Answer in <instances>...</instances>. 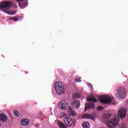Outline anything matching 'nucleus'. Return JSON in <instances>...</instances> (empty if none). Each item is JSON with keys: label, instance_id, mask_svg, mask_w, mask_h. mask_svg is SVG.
Listing matches in <instances>:
<instances>
[{"label": "nucleus", "instance_id": "obj_14", "mask_svg": "<svg viewBox=\"0 0 128 128\" xmlns=\"http://www.w3.org/2000/svg\"><path fill=\"white\" fill-rule=\"evenodd\" d=\"M87 100L88 102H96L98 100H96V98L94 96H89L87 98Z\"/></svg>", "mask_w": 128, "mask_h": 128}, {"label": "nucleus", "instance_id": "obj_5", "mask_svg": "<svg viewBox=\"0 0 128 128\" xmlns=\"http://www.w3.org/2000/svg\"><path fill=\"white\" fill-rule=\"evenodd\" d=\"M58 106L60 110H66L68 109V104L66 102V100H62L59 102Z\"/></svg>", "mask_w": 128, "mask_h": 128}, {"label": "nucleus", "instance_id": "obj_8", "mask_svg": "<svg viewBox=\"0 0 128 128\" xmlns=\"http://www.w3.org/2000/svg\"><path fill=\"white\" fill-rule=\"evenodd\" d=\"M71 104L73 108H78L80 106V101L74 100L72 102Z\"/></svg>", "mask_w": 128, "mask_h": 128}, {"label": "nucleus", "instance_id": "obj_20", "mask_svg": "<svg viewBox=\"0 0 128 128\" xmlns=\"http://www.w3.org/2000/svg\"><path fill=\"white\" fill-rule=\"evenodd\" d=\"M58 125V126L59 128H66V125H64V123H62V122L60 121V120H58L56 121Z\"/></svg>", "mask_w": 128, "mask_h": 128}, {"label": "nucleus", "instance_id": "obj_1", "mask_svg": "<svg viewBox=\"0 0 128 128\" xmlns=\"http://www.w3.org/2000/svg\"><path fill=\"white\" fill-rule=\"evenodd\" d=\"M12 6L15 8H18V5L16 3H12L11 2L3 1L0 4V10L6 14H8V10Z\"/></svg>", "mask_w": 128, "mask_h": 128}, {"label": "nucleus", "instance_id": "obj_12", "mask_svg": "<svg viewBox=\"0 0 128 128\" xmlns=\"http://www.w3.org/2000/svg\"><path fill=\"white\" fill-rule=\"evenodd\" d=\"M82 118H90L92 120H96V118L90 114H84L82 116Z\"/></svg>", "mask_w": 128, "mask_h": 128}, {"label": "nucleus", "instance_id": "obj_9", "mask_svg": "<svg viewBox=\"0 0 128 128\" xmlns=\"http://www.w3.org/2000/svg\"><path fill=\"white\" fill-rule=\"evenodd\" d=\"M8 116L6 114L4 113L0 114V122H6L8 120Z\"/></svg>", "mask_w": 128, "mask_h": 128}, {"label": "nucleus", "instance_id": "obj_7", "mask_svg": "<svg viewBox=\"0 0 128 128\" xmlns=\"http://www.w3.org/2000/svg\"><path fill=\"white\" fill-rule=\"evenodd\" d=\"M64 124L67 126H72V118L70 117L66 116L64 118Z\"/></svg>", "mask_w": 128, "mask_h": 128}, {"label": "nucleus", "instance_id": "obj_6", "mask_svg": "<svg viewBox=\"0 0 128 128\" xmlns=\"http://www.w3.org/2000/svg\"><path fill=\"white\" fill-rule=\"evenodd\" d=\"M118 115L120 116V118H126V108H120L118 110Z\"/></svg>", "mask_w": 128, "mask_h": 128}, {"label": "nucleus", "instance_id": "obj_11", "mask_svg": "<svg viewBox=\"0 0 128 128\" xmlns=\"http://www.w3.org/2000/svg\"><path fill=\"white\" fill-rule=\"evenodd\" d=\"M96 106V104L92 102H88V104H86L84 110H90V108H94Z\"/></svg>", "mask_w": 128, "mask_h": 128}, {"label": "nucleus", "instance_id": "obj_13", "mask_svg": "<svg viewBox=\"0 0 128 128\" xmlns=\"http://www.w3.org/2000/svg\"><path fill=\"white\" fill-rule=\"evenodd\" d=\"M64 86V85L61 82H56L54 84V88L55 90H56V88H62V87Z\"/></svg>", "mask_w": 128, "mask_h": 128}, {"label": "nucleus", "instance_id": "obj_4", "mask_svg": "<svg viewBox=\"0 0 128 128\" xmlns=\"http://www.w3.org/2000/svg\"><path fill=\"white\" fill-rule=\"evenodd\" d=\"M98 100L101 104H110L112 102V98L110 96H103L99 97Z\"/></svg>", "mask_w": 128, "mask_h": 128}, {"label": "nucleus", "instance_id": "obj_16", "mask_svg": "<svg viewBox=\"0 0 128 128\" xmlns=\"http://www.w3.org/2000/svg\"><path fill=\"white\" fill-rule=\"evenodd\" d=\"M18 4L20 8H26V6H28V2H23L22 3L19 2Z\"/></svg>", "mask_w": 128, "mask_h": 128}, {"label": "nucleus", "instance_id": "obj_23", "mask_svg": "<svg viewBox=\"0 0 128 128\" xmlns=\"http://www.w3.org/2000/svg\"><path fill=\"white\" fill-rule=\"evenodd\" d=\"M14 116L18 117L20 116V112H18V110H15L14 112Z\"/></svg>", "mask_w": 128, "mask_h": 128}, {"label": "nucleus", "instance_id": "obj_21", "mask_svg": "<svg viewBox=\"0 0 128 128\" xmlns=\"http://www.w3.org/2000/svg\"><path fill=\"white\" fill-rule=\"evenodd\" d=\"M82 126L83 128H90V126L88 122H84L82 123Z\"/></svg>", "mask_w": 128, "mask_h": 128}, {"label": "nucleus", "instance_id": "obj_27", "mask_svg": "<svg viewBox=\"0 0 128 128\" xmlns=\"http://www.w3.org/2000/svg\"><path fill=\"white\" fill-rule=\"evenodd\" d=\"M98 110H104V107L102 106H98L97 108Z\"/></svg>", "mask_w": 128, "mask_h": 128}, {"label": "nucleus", "instance_id": "obj_24", "mask_svg": "<svg viewBox=\"0 0 128 128\" xmlns=\"http://www.w3.org/2000/svg\"><path fill=\"white\" fill-rule=\"evenodd\" d=\"M10 20H14V22H18V18L16 16L12 17L10 18Z\"/></svg>", "mask_w": 128, "mask_h": 128}, {"label": "nucleus", "instance_id": "obj_19", "mask_svg": "<svg viewBox=\"0 0 128 128\" xmlns=\"http://www.w3.org/2000/svg\"><path fill=\"white\" fill-rule=\"evenodd\" d=\"M58 125V126L59 128H66V125H64V123H62V122L60 121V120H58L56 121Z\"/></svg>", "mask_w": 128, "mask_h": 128}, {"label": "nucleus", "instance_id": "obj_29", "mask_svg": "<svg viewBox=\"0 0 128 128\" xmlns=\"http://www.w3.org/2000/svg\"><path fill=\"white\" fill-rule=\"evenodd\" d=\"M24 0H16V2H24Z\"/></svg>", "mask_w": 128, "mask_h": 128}, {"label": "nucleus", "instance_id": "obj_31", "mask_svg": "<svg viewBox=\"0 0 128 128\" xmlns=\"http://www.w3.org/2000/svg\"><path fill=\"white\" fill-rule=\"evenodd\" d=\"M36 128H38V126H40V124H36Z\"/></svg>", "mask_w": 128, "mask_h": 128}, {"label": "nucleus", "instance_id": "obj_30", "mask_svg": "<svg viewBox=\"0 0 128 128\" xmlns=\"http://www.w3.org/2000/svg\"><path fill=\"white\" fill-rule=\"evenodd\" d=\"M62 114L63 115V116H66V114L65 113H62Z\"/></svg>", "mask_w": 128, "mask_h": 128}, {"label": "nucleus", "instance_id": "obj_10", "mask_svg": "<svg viewBox=\"0 0 128 128\" xmlns=\"http://www.w3.org/2000/svg\"><path fill=\"white\" fill-rule=\"evenodd\" d=\"M55 90L58 96H61L64 92V86H62V88L60 87V88H56Z\"/></svg>", "mask_w": 128, "mask_h": 128}, {"label": "nucleus", "instance_id": "obj_2", "mask_svg": "<svg viewBox=\"0 0 128 128\" xmlns=\"http://www.w3.org/2000/svg\"><path fill=\"white\" fill-rule=\"evenodd\" d=\"M104 118H106L105 121L106 124L108 126V128H116L118 124V120H116V118L110 119V114H105L104 115Z\"/></svg>", "mask_w": 128, "mask_h": 128}, {"label": "nucleus", "instance_id": "obj_26", "mask_svg": "<svg viewBox=\"0 0 128 128\" xmlns=\"http://www.w3.org/2000/svg\"><path fill=\"white\" fill-rule=\"evenodd\" d=\"M16 14V11H12L9 13L10 16H12L13 14Z\"/></svg>", "mask_w": 128, "mask_h": 128}, {"label": "nucleus", "instance_id": "obj_32", "mask_svg": "<svg viewBox=\"0 0 128 128\" xmlns=\"http://www.w3.org/2000/svg\"><path fill=\"white\" fill-rule=\"evenodd\" d=\"M0 126H2V124H0Z\"/></svg>", "mask_w": 128, "mask_h": 128}, {"label": "nucleus", "instance_id": "obj_25", "mask_svg": "<svg viewBox=\"0 0 128 128\" xmlns=\"http://www.w3.org/2000/svg\"><path fill=\"white\" fill-rule=\"evenodd\" d=\"M73 97L74 98H78L80 97V95L78 94L74 93L73 94Z\"/></svg>", "mask_w": 128, "mask_h": 128}, {"label": "nucleus", "instance_id": "obj_3", "mask_svg": "<svg viewBox=\"0 0 128 128\" xmlns=\"http://www.w3.org/2000/svg\"><path fill=\"white\" fill-rule=\"evenodd\" d=\"M126 92L124 88H122L118 90L116 96L118 98V100H120L122 98H126Z\"/></svg>", "mask_w": 128, "mask_h": 128}, {"label": "nucleus", "instance_id": "obj_28", "mask_svg": "<svg viewBox=\"0 0 128 128\" xmlns=\"http://www.w3.org/2000/svg\"><path fill=\"white\" fill-rule=\"evenodd\" d=\"M88 86L90 88H92V85L91 84L88 83Z\"/></svg>", "mask_w": 128, "mask_h": 128}, {"label": "nucleus", "instance_id": "obj_15", "mask_svg": "<svg viewBox=\"0 0 128 128\" xmlns=\"http://www.w3.org/2000/svg\"><path fill=\"white\" fill-rule=\"evenodd\" d=\"M28 124H30V120L28 119H24L21 120L22 126H28Z\"/></svg>", "mask_w": 128, "mask_h": 128}, {"label": "nucleus", "instance_id": "obj_17", "mask_svg": "<svg viewBox=\"0 0 128 128\" xmlns=\"http://www.w3.org/2000/svg\"><path fill=\"white\" fill-rule=\"evenodd\" d=\"M68 114L69 116H76V112L72 109H69L68 111Z\"/></svg>", "mask_w": 128, "mask_h": 128}, {"label": "nucleus", "instance_id": "obj_22", "mask_svg": "<svg viewBox=\"0 0 128 128\" xmlns=\"http://www.w3.org/2000/svg\"><path fill=\"white\" fill-rule=\"evenodd\" d=\"M76 82H82V78H80L79 76H76Z\"/></svg>", "mask_w": 128, "mask_h": 128}, {"label": "nucleus", "instance_id": "obj_18", "mask_svg": "<svg viewBox=\"0 0 128 128\" xmlns=\"http://www.w3.org/2000/svg\"><path fill=\"white\" fill-rule=\"evenodd\" d=\"M58 125V126L59 128H66V125H64V123H62V122L60 121V120H58L56 121Z\"/></svg>", "mask_w": 128, "mask_h": 128}]
</instances>
